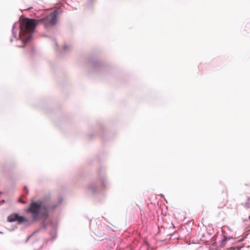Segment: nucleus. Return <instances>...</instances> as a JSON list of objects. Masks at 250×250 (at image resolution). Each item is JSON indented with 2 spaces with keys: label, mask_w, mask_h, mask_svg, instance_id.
I'll return each instance as SVG.
<instances>
[{
  "label": "nucleus",
  "mask_w": 250,
  "mask_h": 250,
  "mask_svg": "<svg viewBox=\"0 0 250 250\" xmlns=\"http://www.w3.org/2000/svg\"><path fill=\"white\" fill-rule=\"evenodd\" d=\"M58 11L55 10L47 15L45 18L34 20L25 18L22 20L20 25V38L22 42L25 44L31 39L34 28L40 22L45 27L55 24L57 21Z\"/></svg>",
  "instance_id": "obj_1"
},
{
  "label": "nucleus",
  "mask_w": 250,
  "mask_h": 250,
  "mask_svg": "<svg viewBox=\"0 0 250 250\" xmlns=\"http://www.w3.org/2000/svg\"><path fill=\"white\" fill-rule=\"evenodd\" d=\"M46 210V208L41 201H37L31 203L27 212L32 214L34 220H37L41 217L42 211Z\"/></svg>",
  "instance_id": "obj_2"
},
{
  "label": "nucleus",
  "mask_w": 250,
  "mask_h": 250,
  "mask_svg": "<svg viewBox=\"0 0 250 250\" xmlns=\"http://www.w3.org/2000/svg\"><path fill=\"white\" fill-rule=\"evenodd\" d=\"M7 220L10 222L17 221L18 224H21L24 222H27V220L22 216H20L17 213H13L9 215Z\"/></svg>",
  "instance_id": "obj_3"
},
{
  "label": "nucleus",
  "mask_w": 250,
  "mask_h": 250,
  "mask_svg": "<svg viewBox=\"0 0 250 250\" xmlns=\"http://www.w3.org/2000/svg\"><path fill=\"white\" fill-rule=\"evenodd\" d=\"M246 206L249 208H250V197L247 199L246 203Z\"/></svg>",
  "instance_id": "obj_4"
},
{
  "label": "nucleus",
  "mask_w": 250,
  "mask_h": 250,
  "mask_svg": "<svg viewBox=\"0 0 250 250\" xmlns=\"http://www.w3.org/2000/svg\"><path fill=\"white\" fill-rule=\"evenodd\" d=\"M240 248L239 247H230L227 250H240Z\"/></svg>",
  "instance_id": "obj_5"
},
{
  "label": "nucleus",
  "mask_w": 250,
  "mask_h": 250,
  "mask_svg": "<svg viewBox=\"0 0 250 250\" xmlns=\"http://www.w3.org/2000/svg\"><path fill=\"white\" fill-rule=\"evenodd\" d=\"M247 230H250V224L249 225L248 227H246L245 228Z\"/></svg>",
  "instance_id": "obj_6"
},
{
  "label": "nucleus",
  "mask_w": 250,
  "mask_h": 250,
  "mask_svg": "<svg viewBox=\"0 0 250 250\" xmlns=\"http://www.w3.org/2000/svg\"><path fill=\"white\" fill-rule=\"evenodd\" d=\"M249 220H250V216H249Z\"/></svg>",
  "instance_id": "obj_7"
}]
</instances>
